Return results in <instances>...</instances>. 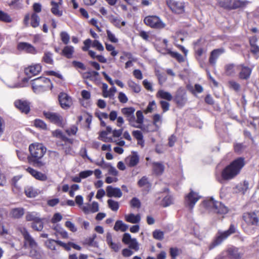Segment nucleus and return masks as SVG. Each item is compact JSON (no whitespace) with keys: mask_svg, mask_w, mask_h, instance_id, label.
<instances>
[{"mask_svg":"<svg viewBox=\"0 0 259 259\" xmlns=\"http://www.w3.org/2000/svg\"><path fill=\"white\" fill-rule=\"evenodd\" d=\"M245 164L244 158L239 157L232 161L222 171L223 180L229 181L237 177Z\"/></svg>","mask_w":259,"mask_h":259,"instance_id":"1","label":"nucleus"},{"mask_svg":"<svg viewBox=\"0 0 259 259\" xmlns=\"http://www.w3.org/2000/svg\"><path fill=\"white\" fill-rule=\"evenodd\" d=\"M30 156L28 157L29 163L37 166H41L44 163L41 160L42 157L46 152V148L42 144H32L29 147Z\"/></svg>","mask_w":259,"mask_h":259,"instance_id":"2","label":"nucleus"},{"mask_svg":"<svg viewBox=\"0 0 259 259\" xmlns=\"http://www.w3.org/2000/svg\"><path fill=\"white\" fill-rule=\"evenodd\" d=\"M135 109L134 107H125L121 109L122 113L125 116L129 125L132 127H139V124L142 122L143 112L138 110L136 112V117L134 115Z\"/></svg>","mask_w":259,"mask_h":259,"instance_id":"3","label":"nucleus"},{"mask_svg":"<svg viewBox=\"0 0 259 259\" xmlns=\"http://www.w3.org/2000/svg\"><path fill=\"white\" fill-rule=\"evenodd\" d=\"M32 87L34 92L36 94L51 90L53 88L51 80L44 77H39L32 81Z\"/></svg>","mask_w":259,"mask_h":259,"instance_id":"4","label":"nucleus"},{"mask_svg":"<svg viewBox=\"0 0 259 259\" xmlns=\"http://www.w3.org/2000/svg\"><path fill=\"white\" fill-rule=\"evenodd\" d=\"M202 205L207 209L220 214H225L228 211V208L222 202L215 201L213 198L204 200Z\"/></svg>","mask_w":259,"mask_h":259,"instance_id":"5","label":"nucleus"},{"mask_svg":"<svg viewBox=\"0 0 259 259\" xmlns=\"http://www.w3.org/2000/svg\"><path fill=\"white\" fill-rule=\"evenodd\" d=\"M18 229L24 237V246L25 248H34L38 245L37 243L30 235L25 228L20 227Z\"/></svg>","mask_w":259,"mask_h":259,"instance_id":"6","label":"nucleus"},{"mask_svg":"<svg viewBox=\"0 0 259 259\" xmlns=\"http://www.w3.org/2000/svg\"><path fill=\"white\" fill-rule=\"evenodd\" d=\"M235 232V227L233 225H231L229 229L224 232L219 231L218 233L216 239L214 240L212 244V247L213 248L215 246L220 245L225 239L227 238L228 236Z\"/></svg>","mask_w":259,"mask_h":259,"instance_id":"7","label":"nucleus"},{"mask_svg":"<svg viewBox=\"0 0 259 259\" xmlns=\"http://www.w3.org/2000/svg\"><path fill=\"white\" fill-rule=\"evenodd\" d=\"M144 22L146 25L152 28H162L165 26L164 24L159 17L156 16H149L145 18Z\"/></svg>","mask_w":259,"mask_h":259,"instance_id":"8","label":"nucleus"},{"mask_svg":"<svg viewBox=\"0 0 259 259\" xmlns=\"http://www.w3.org/2000/svg\"><path fill=\"white\" fill-rule=\"evenodd\" d=\"M44 115L51 122L60 126L63 125V118L60 114L51 111H44Z\"/></svg>","mask_w":259,"mask_h":259,"instance_id":"9","label":"nucleus"},{"mask_svg":"<svg viewBox=\"0 0 259 259\" xmlns=\"http://www.w3.org/2000/svg\"><path fill=\"white\" fill-rule=\"evenodd\" d=\"M166 4L171 11L175 13L181 14L184 12V4L181 2L167 0Z\"/></svg>","mask_w":259,"mask_h":259,"instance_id":"10","label":"nucleus"},{"mask_svg":"<svg viewBox=\"0 0 259 259\" xmlns=\"http://www.w3.org/2000/svg\"><path fill=\"white\" fill-rule=\"evenodd\" d=\"M243 218L248 225L258 226L259 222L258 211L244 213Z\"/></svg>","mask_w":259,"mask_h":259,"instance_id":"11","label":"nucleus"},{"mask_svg":"<svg viewBox=\"0 0 259 259\" xmlns=\"http://www.w3.org/2000/svg\"><path fill=\"white\" fill-rule=\"evenodd\" d=\"M218 2L220 7L228 9H235L242 5L239 0H218Z\"/></svg>","mask_w":259,"mask_h":259,"instance_id":"12","label":"nucleus"},{"mask_svg":"<svg viewBox=\"0 0 259 259\" xmlns=\"http://www.w3.org/2000/svg\"><path fill=\"white\" fill-rule=\"evenodd\" d=\"M122 242L128 245L130 249L138 251L139 249V243L136 238H132L131 235L127 233H124L122 239Z\"/></svg>","mask_w":259,"mask_h":259,"instance_id":"13","label":"nucleus"},{"mask_svg":"<svg viewBox=\"0 0 259 259\" xmlns=\"http://www.w3.org/2000/svg\"><path fill=\"white\" fill-rule=\"evenodd\" d=\"M200 198V196L198 193L191 190L190 192L185 197V203L189 209L192 210Z\"/></svg>","mask_w":259,"mask_h":259,"instance_id":"14","label":"nucleus"},{"mask_svg":"<svg viewBox=\"0 0 259 259\" xmlns=\"http://www.w3.org/2000/svg\"><path fill=\"white\" fill-rule=\"evenodd\" d=\"M174 100L179 105L184 106L187 101L186 93L183 88H179L176 92Z\"/></svg>","mask_w":259,"mask_h":259,"instance_id":"15","label":"nucleus"},{"mask_svg":"<svg viewBox=\"0 0 259 259\" xmlns=\"http://www.w3.org/2000/svg\"><path fill=\"white\" fill-rule=\"evenodd\" d=\"M58 100L61 107L64 109L69 108L72 104L71 97L63 92L59 94Z\"/></svg>","mask_w":259,"mask_h":259,"instance_id":"16","label":"nucleus"},{"mask_svg":"<svg viewBox=\"0 0 259 259\" xmlns=\"http://www.w3.org/2000/svg\"><path fill=\"white\" fill-rule=\"evenodd\" d=\"M237 69L239 70V77L241 79L247 80L251 75L252 69L243 65L237 66Z\"/></svg>","mask_w":259,"mask_h":259,"instance_id":"17","label":"nucleus"},{"mask_svg":"<svg viewBox=\"0 0 259 259\" xmlns=\"http://www.w3.org/2000/svg\"><path fill=\"white\" fill-rule=\"evenodd\" d=\"M225 50L224 48H219L213 50L210 53V55L209 58V63L212 65L215 66L217 60L218 58L223 53H224Z\"/></svg>","mask_w":259,"mask_h":259,"instance_id":"18","label":"nucleus"},{"mask_svg":"<svg viewBox=\"0 0 259 259\" xmlns=\"http://www.w3.org/2000/svg\"><path fill=\"white\" fill-rule=\"evenodd\" d=\"M17 48L19 50L25 51L28 53L35 54L37 53L35 48L32 45L27 42H20L18 44Z\"/></svg>","mask_w":259,"mask_h":259,"instance_id":"19","label":"nucleus"},{"mask_svg":"<svg viewBox=\"0 0 259 259\" xmlns=\"http://www.w3.org/2000/svg\"><path fill=\"white\" fill-rule=\"evenodd\" d=\"M107 196L109 197L120 198L122 195L121 190L118 188H114L111 186L106 187Z\"/></svg>","mask_w":259,"mask_h":259,"instance_id":"20","label":"nucleus"},{"mask_svg":"<svg viewBox=\"0 0 259 259\" xmlns=\"http://www.w3.org/2000/svg\"><path fill=\"white\" fill-rule=\"evenodd\" d=\"M15 107L19 109L22 112L26 114L28 113L30 110V106L29 103L26 101L18 100L14 103Z\"/></svg>","mask_w":259,"mask_h":259,"instance_id":"21","label":"nucleus"},{"mask_svg":"<svg viewBox=\"0 0 259 259\" xmlns=\"http://www.w3.org/2000/svg\"><path fill=\"white\" fill-rule=\"evenodd\" d=\"M144 117L143 115L142 122L141 123H139V127H135V128H140L144 132H154L158 130V128L155 126L153 123L148 124L147 125L143 124Z\"/></svg>","mask_w":259,"mask_h":259,"instance_id":"22","label":"nucleus"},{"mask_svg":"<svg viewBox=\"0 0 259 259\" xmlns=\"http://www.w3.org/2000/svg\"><path fill=\"white\" fill-rule=\"evenodd\" d=\"M41 70L39 64L31 65L25 69V73L27 76H31L38 74Z\"/></svg>","mask_w":259,"mask_h":259,"instance_id":"23","label":"nucleus"},{"mask_svg":"<svg viewBox=\"0 0 259 259\" xmlns=\"http://www.w3.org/2000/svg\"><path fill=\"white\" fill-rule=\"evenodd\" d=\"M26 170L31 176H32L34 178L38 180L45 181L48 179L46 175L41 172L38 171L31 167H29L26 168Z\"/></svg>","mask_w":259,"mask_h":259,"instance_id":"24","label":"nucleus"},{"mask_svg":"<svg viewBox=\"0 0 259 259\" xmlns=\"http://www.w3.org/2000/svg\"><path fill=\"white\" fill-rule=\"evenodd\" d=\"M106 242L109 247L115 252L118 251L121 248L120 243H115L112 241V235L110 233H107L106 234Z\"/></svg>","mask_w":259,"mask_h":259,"instance_id":"25","label":"nucleus"},{"mask_svg":"<svg viewBox=\"0 0 259 259\" xmlns=\"http://www.w3.org/2000/svg\"><path fill=\"white\" fill-rule=\"evenodd\" d=\"M139 157L135 152L127 157L125 159V163L130 167L136 166L139 163Z\"/></svg>","mask_w":259,"mask_h":259,"instance_id":"26","label":"nucleus"},{"mask_svg":"<svg viewBox=\"0 0 259 259\" xmlns=\"http://www.w3.org/2000/svg\"><path fill=\"white\" fill-rule=\"evenodd\" d=\"M224 255H228L230 259H239L242 254L238 252L237 248H230L226 252L223 253Z\"/></svg>","mask_w":259,"mask_h":259,"instance_id":"27","label":"nucleus"},{"mask_svg":"<svg viewBox=\"0 0 259 259\" xmlns=\"http://www.w3.org/2000/svg\"><path fill=\"white\" fill-rule=\"evenodd\" d=\"M138 186L142 188L143 189L149 191L151 185L148 179V178L146 176L143 177L138 182Z\"/></svg>","mask_w":259,"mask_h":259,"instance_id":"28","label":"nucleus"},{"mask_svg":"<svg viewBox=\"0 0 259 259\" xmlns=\"http://www.w3.org/2000/svg\"><path fill=\"white\" fill-rule=\"evenodd\" d=\"M125 220L128 223L132 224L139 223L141 220V216L139 214L136 215L134 213H130L124 215Z\"/></svg>","mask_w":259,"mask_h":259,"instance_id":"29","label":"nucleus"},{"mask_svg":"<svg viewBox=\"0 0 259 259\" xmlns=\"http://www.w3.org/2000/svg\"><path fill=\"white\" fill-rule=\"evenodd\" d=\"M29 256L33 259H41L42 253L38 245L34 248H30Z\"/></svg>","mask_w":259,"mask_h":259,"instance_id":"30","label":"nucleus"},{"mask_svg":"<svg viewBox=\"0 0 259 259\" xmlns=\"http://www.w3.org/2000/svg\"><path fill=\"white\" fill-rule=\"evenodd\" d=\"M107 18L111 23L118 28H120L121 27L120 24H121L122 26H124L125 25V22L124 21L121 22V20L119 19L117 17H115L113 15H108Z\"/></svg>","mask_w":259,"mask_h":259,"instance_id":"31","label":"nucleus"},{"mask_svg":"<svg viewBox=\"0 0 259 259\" xmlns=\"http://www.w3.org/2000/svg\"><path fill=\"white\" fill-rule=\"evenodd\" d=\"M156 97L168 101H170L172 99V96L171 94L163 90H160L157 92Z\"/></svg>","mask_w":259,"mask_h":259,"instance_id":"32","label":"nucleus"},{"mask_svg":"<svg viewBox=\"0 0 259 259\" xmlns=\"http://www.w3.org/2000/svg\"><path fill=\"white\" fill-rule=\"evenodd\" d=\"M164 165L160 162L153 163V170L156 175H161L164 170Z\"/></svg>","mask_w":259,"mask_h":259,"instance_id":"33","label":"nucleus"},{"mask_svg":"<svg viewBox=\"0 0 259 259\" xmlns=\"http://www.w3.org/2000/svg\"><path fill=\"white\" fill-rule=\"evenodd\" d=\"M237 69V66L234 64H228L225 65V73L227 75L232 76L236 73V69Z\"/></svg>","mask_w":259,"mask_h":259,"instance_id":"34","label":"nucleus"},{"mask_svg":"<svg viewBox=\"0 0 259 259\" xmlns=\"http://www.w3.org/2000/svg\"><path fill=\"white\" fill-rule=\"evenodd\" d=\"M128 228V225L123 223L122 221H117L115 224L114 229L118 231L120 230L122 232L126 231Z\"/></svg>","mask_w":259,"mask_h":259,"instance_id":"35","label":"nucleus"},{"mask_svg":"<svg viewBox=\"0 0 259 259\" xmlns=\"http://www.w3.org/2000/svg\"><path fill=\"white\" fill-rule=\"evenodd\" d=\"M24 213V210L23 208H13L11 211L12 216L16 219H19L22 217Z\"/></svg>","mask_w":259,"mask_h":259,"instance_id":"36","label":"nucleus"},{"mask_svg":"<svg viewBox=\"0 0 259 259\" xmlns=\"http://www.w3.org/2000/svg\"><path fill=\"white\" fill-rule=\"evenodd\" d=\"M32 229L37 231H41L44 228V223L42 219H38V220L34 221L31 224Z\"/></svg>","mask_w":259,"mask_h":259,"instance_id":"37","label":"nucleus"},{"mask_svg":"<svg viewBox=\"0 0 259 259\" xmlns=\"http://www.w3.org/2000/svg\"><path fill=\"white\" fill-rule=\"evenodd\" d=\"M74 52V48L71 46H67L62 50V54L67 58H71Z\"/></svg>","mask_w":259,"mask_h":259,"instance_id":"38","label":"nucleus"},{"mask_svg":"<svg viewBox=\"0 0 259 259\" xmlns=\"http://www.w3.org/2000/svg\"><path fill=\"white\" fill-rule=\"evenodd\" d=\"M25 193L28 197H34L38 194L37 191L31 186H28L25 188Z\"/></svg>","mask_w":259,"mask_h":259,"instance_id":"39","label":"nucleus"},{"mask_svg":"<svg viewBox=\"0 0 259 259\" xmlns=\"http://www.w3.org/2000/svg\"><path fill=\"white\" fill-rule=\"evenodd\" d=\"M51 5L52 6V8H51V12L55 15L57 16H61L62 15V11L59 10V4L52 1Z\"/></svg>","mask_w":259,"mask_h":259,"instance_id":"40","label":"nucleus"},{"mask_svg":"<svg viewBox=\"0 0 259 259\" xmlns=\"http://www.w3.org/2000/svg\"><path fill=\"white\" fill-rule=\"evenodd\" d=\"M152 119V123L155 125V126H156L157 128L159 129L162 122V115L159 114H155L153 115Z\"/></svg>","mask_w":259,"mask_h":259,"instance_id":"41","label":"nucleus"},{"mask_svg":"<svg viewBox=\"0 0 259 259\" xmlns=\"http://www.w3.org/2000/svg\"><path fill=\"white\" fill-rule=\"evenodd\" d=\"M40 218L38 216V213L35 212H27L25 219L27 221H36Z\"/></svg>","mask_w":259,"mask_h":259,"instance_id":"42","label":"nucleus"},{"mask_svg":"<svg viewBox=\"0 0 259 259\" xmlns=\"http://www.w3.org/2000/svg\"><path fill=\"white\" fill-rule=\"evenodd\" d=\"M128 87L135 93H138L141 91V87L132 80L127 81Z\"/></svg>","mask_w":259,"mask_h":259,"instance_id":"43","label":"nucleus"},{"mask_svg":"<svg viewBox=\"0 0 259 259\" xmlns=\"http://www.w3.org/2000/svg\"><path fill=\"white\" fill-rule=\"evenodd\" d=\"M40 18L35 13H33L31 17V25L33 28H36L39 25Z\"/></svg>","mask_w":259,"mask_h":259,"instance_id":"44","label":"nucleus"},{"mask_svg":"<svg viewBox=\"0 0 259 259\" xmlns=\"http://www.w3.org/2000/svg\"><path fill=\"white\" fill-rule=\"evenodd\" d=\"M109 207L113 211H117L119 208V204L118 202L112 199H109L107 201Z\"/></svg>","mask_w":259,"mask_h":259,"instance_id":"45","label":"nucleus"},{"mask_svg":"<svg viewBox=\"0 0 259 259\" xmlns=\"http://www.w3.org/2000/svg\"><path fill=\"white\" fill-rule=\"evenodd\" d=\"M133 136L138 141V144H141L144 142L143 136L140 131H134L132 133Z\"/></svg>","mask_w":259,"mask_h":259,"instance_id":"46","label":"nucleus"},{"mask_svg":"<svg viewBox=\"0 0 259 259\" xmlns=\"http://www.w3.org/2000/svg\"><path fill=\"white\" fill-rule=\"evenodd\" d=\"M52 54L50 52H46L43 57L44 61L49 64H53V60L52 58Z\"/></svg>","mask_w":259,"mask_h":259,"instance_id":"47","label":"nucleus"},{"mask_svg":"<svg viewBox=\"0 0 259 259\" xmlns=\"http://www.w3.org/2000/svg\"><path fill=\"white\" fill-rule=\"evenodd\" d=\"M57 240L54 239H48L45 242V245L47 248L51 250H56V244Z\"/></svg>","mask_w":259,"mask_h":259,"instance_id":"48","label":"nucleus"},{"mask_svg":"<svg viewBox=\"0 0 259 259\" xmlns=\"http://www.w3.org/2000/svg\"><path fill=\"white\" fill-rule=\"evenodd\" d=\"M0 20L5 22H11L12 19L7 13L0 10Z\"/></svg>","mask_w":259,"mask_h":259,"instance_id":"49","label":"nucleus"},{"mask_svg":"<svg viewBox=\"0 0 259 259\" xmlns=\"http://www.w3.org/2000/svg\"><path fill=\"white\" fill-rule=\"evenodd\" d=\"M153 236L155 239L161 240L164 238V233L162 231L156 230L153 231Z\"/></svg>","mask_w":259,"mask_h":259,"instance_id":"50","label":"nucleus"},{"mask_svg":"<svg viewBox=\"0 0 259 259\" xmlns=\"http://www.w3.org/2000/svg\"><path fill=\"white\" fill-rule=\"evenodd\" d=\"M172 57L176 58L179 62H181L184 61L183 57L177 52L169 51L168 53Z\"/></svg>","mask_w":259,"mask_h":259,"instance_id":"51","label":"nucleus"},{"mask_svg":"<svg viewBox=\"0 0 259 259\" xmlns=\"http://www.w3.org/2000/svg\"><path fill=\"white\" fill-rule=\"evenodd\" d=\"M172 203V199L170 196H166L163 198L162 201V205L166 207Z\"/></svg>","mask_w":259,"mask_h":259,"instance_id":"52","label":"nucleus"},{"mask_svg":"<svg viewBox=\"0 0 259 259\" xmlns=\"http://www.w3.org/2000/svg\"><path fill=\"white\" fill-rule=\"evenodd\" d=\"M132 207L139 208L141 207V202L139 199L136 197L133 198L130 201Z\"/></svg>","mask_w":259,"mask_h":259,"instance_id":"53","label":"nucleus"},{"mask_svg":"<svg viewBox=\"0 0 259 259\" xmlns=\"http://www.w3.org/2000/svg\"><path fill=\"white\" fill-rule=\"evenodd\" d=\"M62 41L65 44H67L69 42L70 36L66 32H62L60 34Z\"/></svg>","mask_w":259,"mask_h":259,"instance_id":"54","label":"nucleus"},{"mask_svg":"<svg viewBox=\"0 0 259 259\" xmlns=\"http://www.w3.org/2000/svg\"><path fill=\"white\" fill-rule=\"evenodd\" d=\"M93 174V171L91 170H84L81 171L79 175L82 179L87 178Z\"/></svg>","mask_w":259,"mask_h":259,"instance_id":"55","label":"nucleus"},{"mask_svg":"<svg viewBox=\"0 0 259 259\" xmlns=\"http://www.w3.org/2000/svg\"><path fill=\"white\" fill-rule=\"evenodd\" d=\"M107 35L109 40L112 42L116 43L118 41V39L115 37V35L110 30H107Z\"/></svg>","mask_w":259,"mask_h":259,"instance_id":"56","label":"nucleus"},{"mask_svg":"<svg viewBox=\"0 0 259 259\" xmlns=\"http://www.w3.org/2000/svg\"><path fill=\"white\" fill-rule=\"evenodd\" d=\"M34 125L36 127H38L42 129H46L47 128L46 124L40 119H36L34 121Z\"/></svg>","mask_w":259,"mask_h":259,"instance_id":"57","label":"nucleus"},{"mask_svg":"<svg viewBox=\"0 0 259 259\" xmlns=\"http://www.w3.org/2000/svg\"><path fill=\"white\" fill-rule=\"evenodd\" d=\"M90 209L92 213H95L99 211V204L97 202H93L91 204H90Z\"/></svg>","mask_w":259,"mask_h":259,"instance_id":"58","label":"nucleus"},{"mask_svg":"<svg viewBox=\"0 0 259 259\" xmlns=\"http://www.w3.org/2000/svg\"><path fill=\"white\" fill-rule=\"evenodd\" d=\"M77 127L75 125H72L70 128L66 130V132L69 136L75 135L77 131Z\"/></svg>","mask_w":259,"mask_h":259,"instance_id":"59","label":"nucleus"},{"mask_svg":"<svg viewBox=\"0 0 259 259\" xmlns=\"http://www.w3.org/2000/svg\"><path fill=\"white\" fill-rule=\"evenodd\" d=\"M118 98L119 101L122 103H125L128 101L127 97L125 94L122 92H120L119 93Z\"/></svg>","mask_w":259,"mask_h":259,"instance_id":"60","label":"nucleus"},{"mask_svg":"<svg viewBox=\"0 0 259 259\" xmlns=\"http://www.w3.org/2000/svg\"><path fill=\"white\" fill-rule=\"evenodd\" d=\"M160 104L163 112H165L169 110V104L167 102L162 100L160 102Z\"/></svg>","mask_w":259,"mask_h":259,"instance_id":"61","label":"nucleus"},{"mask_svg":"<svg viewBox=\"0 0 259 259\" xmlns=\"http://www.w3.org/2000/svg\"><path fill=\"white\" fill-rule=\"evenodd\" d=\"M62 219V216L59 213H56L54 214L51 222L52 223H56L60 221Z\"/></svg>","mask_w":259,"mask_h":259,"instance_id":"62","label":"nucleus"},{"mask_svg":"<svg viewBox=\"0 0 259 259\" xmlns=\"http://www.w3.org/2000/svg\"><path fill=\"white\" fill-rule=\"evenodd\" d=\"M65 226L73 232H76L77 231V229L75 227L74 224L70 221H67L65 223Z\"/></svg>","mask_w":259,"mask_h":259,"instance_id":"63","label":"nucleus"},{"mask_svg":"<svg viewBox=\"0 0 259 259\" xmlns=\"http://www.w3.org/2000/svg\"><path fill=\"white\" fill-rule=\"evenodd\" d=\"M143 84L147 90L150 91L151 92L153 91L152 83L148 81L147 80H144L143 81Z\"/></svg>","mask_w":259,"mask_h":259,"instance_id":"64","label":"nucleus"}]
</instances>
